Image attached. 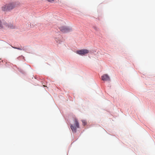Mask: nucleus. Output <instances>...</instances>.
Here are the masks:
<instances>
[{"label": "nucleus", "mask_w": 155, "mask_h": 155, "mask_svg": "<svg viewBox=\"0 0 155 155\" xmlns=\"http://www.w3.org/2000/svg\"><path fill=\"white\" fill-rule=\"evenodd\" d=\"M19 3H10L3 5L1 7L2 10L4 11H9L19 5Z\"/></svg>", "instance_id": "nucleus-1"}, {"label": "nucleus", "mask_w": 155, "mask_h": 155, "mask_svg": "<svg viewBox=\"0 0 155 155\" xmlns=\"http://www.w3.org/2000/svg\"><path fill=\"white\" fill-rule=\"evenodd\" d=\"M79 128V124L78 120L75 119L74 120V124L71 125V128L73 132L75 133L77 128Z\"/></svg>", "instance_id": "nucleus-2"}, {"label": "nucleus", "mask_w": 155, "mask_h": 155, "mask_svg": "<svg viewBox=\"0 0 155 155\" xmlns=\"http://www.w3.org/2000/svg\"><path fill=\"white\" fill-rule=\"evenodd\" d=\"M89 51L86 49H82L81 50H77L76 51V53L80 55H84L88 53Z\"/></svg>", "instance_id": "nucleus-3"}, {"label": "nucleus", "mask_w": 155, "mask_h": 155, "mask_svg": "<svg viewBox=\"0 0 155 155\" xmlns=\"http://www.w3.org/2000/svg\"><path fill=\"white\" fill-rule=\"evenodd\" d=\"M60 31L62 32L66 33L71 31V29L68 27L62 26L59 28Z\"/></svg>", "instance_id": "nucleus-4"}, {"label": "nucleus", "mask_w": 155, "mask_h": 155, "mask_svg": "<svg viewBox=\"0 0 155 155\" xmlns=\"http://www.w3.org/2000/svg\"><path fill=\"white\" fill-rule=\"evenodd\" d=\"M7 24L3 21H0V29L6 28L7 27Z\"/></svg>", "instance_id": "nucleus-5"}, {"label": "nucleus", "mask_w": 155, "mask_h": 155, "mask_svg": "<svg viewBox=\"0 0 155 155\" xmlns=\"http://www.w3.org/2000/svg\"><path fill=\"white\" fill-rule=\"evenodd\" d=\"M102 79L104 81H110V78L109 76L107 74H104L101 76Z\"/></svg>", "instance_id": "nucleus-6"}, {"label": "nucleus", "mask_w": 155, "mask_h": 155, "mask_svg": "<svg viewBox=\"0 0 155 155\" xmlns=\"http://www.w3.org/2000/svg\"><path fill=\"white\" fill-rule=\"evenodd\" d=\"M7 27H6V28H9L11 29H14L15 28V26H14L12 24H10L9 25H8L7 24Z\"/></svg>", "instance_id": "nucleus-7"}, {"label": "nucleus", "mask_w": 155, "mask_h": 155, "mask_svg": "<svg viewBox=\"0 0 155 155\" xmlns=\"http://www.w3.org/2000/svg\"><path fill=\"white\" fill-rule=\"evenodd\" d=\"M81 121L82 122V124H83V125L85 126V125H86L87 124V122L86 121V120H82Z\"/></svg>", "instance_id": "nucleus-8"}, {"label": "nucleus", "mask_w": 155, "mask_h": 155, "mask_svg": "<svg viewBox=\"0 0 155 155\" xmlns=\"http://www.w3.org/2000/svg\"><path fill=\"white\" fill-rule=\"evenodd\" d=\"M15 48L17 49L18 50H25V49L24 48Z\"/></svg>", "instance_id": "nucleus-9"}, {"label": "nucleus", "mask_w": 155, "mask_h": 155, "mask_svg": "<svg viewBox=\"0 0 155 155\" xmlns=\"http://www.w3.org/2000/svg\"><path fill=\"white\" fill-rule=\"evenodd\" d=\"M48 2H52L54 1V0H47Z\"/></svg>", "instance_id": "nucleus-10"}]
</instances>
